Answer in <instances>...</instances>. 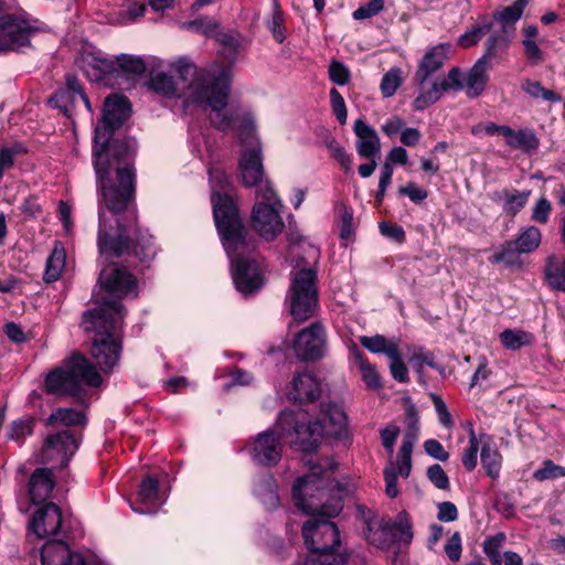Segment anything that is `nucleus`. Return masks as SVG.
<instances>
[{
	"mask_svg": "<svg viewBox=\"0 0 565 565\" xmlns=\"http://www.w3.org/2000/svg\"><path fill=\"white\" fill-rule=\"evenodd\" d=\"M552 205L546 198H540L532 207V220L545 224L550 218Z\"/></svg>",
	"mask_w": 565,
	"mask_h": 565,
	"instance_id": "64",
	"label": "nucleus"
},
{
	"mask_svg": "<svg viewBox=\"0 0 565 565\" xmlns=\"http://www.w3.org/2000/svg\"><path fill=\"white\" fill-rule=\"evenodd\" d=\"M212 185L213 214L217 231L222 237L224 248L231 253L245 244L244 227L238 211L227 195H221L216 190H224L228 185V177L217 168L209 170Z\"/></svg>",
	"mask_w": 565,
	"mask_h": 565,
	"instance_id": "8",
	"label": "nucleus"
},
{
	"mask_svg": "<svg viewBox=\"0 0 565 565\" xmlns=\"http://www.w3.org/2000/svg\"><path fill=\"white\" fill-rule=\"evenodd\" d=\"M139 500L151 508L159 507L163 503L159 494V484L153 477H146L140 484L138 492Z\"/></svg>",
	"mask_w": 565,
	"mask_h": 565,
	"instance_id": "37",
	"label": "nucleus"
},
{
	"mask_svg": "<svg viewBox=\"0 0 565 565\" xmlns=\"http://www.w3.org/2000/svg\"><path fill=\"white\" fill-rule=\"evenodd\" d=\"M402 71L399 67H392L381 81V93L384 97H392L402 85Z\"/></svg>",
	"mask_w": 565,
	"mask_h": 565,
	"instance_id": "46",
	"label": "nucleus"
},
{
	"mask_svg": "<svg viewBox=\"0 0 565 565\" xmlns=\"http://www.w3.org/2000/svg\"><path fill=\"white\" fill-rule=\"evenodd\" d=\"M507 33L504 30L495 31L484 42V53L481 56L486 58V62L498 57L508 49L510 39Z\"/></svg>",
	"mask_w": 565,
	"mask_h": 565,
	"instance_id": "35",
	"label": "nucleus"
},
{
	"mask_svg": "<svg viewBox=\"0 0 565 565\" xmlns=\"http://www.w3.org/2000/svg\"><path fill=\"white\" fill-rule=\"evenodd\" d=\"M330 104L334 116L341 125L347 122L348 111L345 102L338 89H330Z\"/></svg>",
	"mask_w": 565,
	"mask_h": 565,
	"instance_id": "53",
	"label": "nucleus"
},
{
	"mask_svg": "<svg viewBox=\"0 0 565 565\" xmlns=\"http://www.w3.org/2000/svg\"><path fill=\"white\" fill-rule=\"evenodd\" d=\"M530 190L522 192L503 189L492 194V200L502 205L503 211L512 216L516 215L527 203Z\"/></svg>",
	"mask_w": 565,
	"mask_h": 565,
	"instance_id": "28",
	"label": "nucleus"
},
{
	"mask_svg": "<svg viewBox=\"0 0 565 565\" xmlns=\"http://www.w3.org/2000/svg\"><path fill=\"white\" fill-rule=\"evenodd\" d=\"M307 463L309 473L299 477L292 486L295 505L307 514L337 516L342 510V503L340 497L333 494L335 490L340 491L339 483L331 478L335 462L327 458L323 462Z\"/></svg>",
	"mask_w": 565,
	"mask_h": 565,
	"instance_id": "4",
	"label": "nucleus"
},
{
	"mask_svg": "<svg viewBox=\"0 0 565 565\" xmlns=\"http://www.w3.org/2000/svg\"><path fill=\"white\" fill-rule=\"evenodd\" d=\"M321 395L320 382L308 372H301L294 376L288 398L295 403H312Z\"/></svg>",
	"mask_w": 565,
	"mask_h": 565,
	"instance_id": "22",
	"label": "nucleus"
},
{
	"mask_svg": "<svg viewBox=\"0 0 565 565\" xmlns=\"http://www.w3.org/2000/svg\"><path fill=\"white\" fill-rule=\"evenodd\" d=\"M54 488L52 473L46 468L34 470L29 482V493L34 504L45 501Z\"/></svg>",
	"mask_w": 565,
	"mask_h": 565,
	"instance_id": "27",
	"label": "nucleus"
},
{
	"mask_svg": "<svg viewBox=\"0 0 565 565\" xmlns=\"http://www.w3.org/2000/svg\"><path fill=\"white\" fill-rule=\"evenodd\" d=\"M122 320L124 307L119 300L105 301L83 316L84 329L94 332L92 356L103 372L111 371L120 359Z\"/></svg>",
	"mask_w": 565,
	"mask_h": 565,
	"instance_id": "5",
	"label": "nucleus"
},
{
	"mask_svg": "<svg viewBox=\"0 0 565 565\" xmlns=\"http://www.w3.org/2000/svg\"><path fill=\"white\" fill-rule=\"evenodd\" d=\"M312 516L302 526V536L310 553L320 555L326 561L342 555L335 551V547L340 546V533L337 525L327 516Z\"/></svg>",
	"mask_w": 565,
	"mask_h": 565,
	"instance_id": "12",
	"label": "nucleus"
},
{
	"mask_svg": "<svg viewBox=\"0 0 565 565\" xmlns=\"http://www.w3.org/2000/svg\"><path fill=\"white\" fill-rule=\"evenodd\" d=\"M449 43H440L428 50L419 62L414 77L415 82L423 86L428 77L437 72L449 58Z\"/></svg>",
	"mask_w": 565,
	"mask_h": 565,
	"instance_id": "23",
	"label": "nucleus"
},
{
	"mask_svg": "<svg viewBox=\"0 0 565 565\" xmlns=\"http://www.w3.org/2000/svg\"><path fill=\"white\" fill-rule=\"evenodd\" d=\"M518 253V249H516V243L515 241L513 242H508L505 244H503L491 257H490V263L491 264H499V263H507V264H512V258L515 256V254Z\"/></svg>",
	"mask_w": 565,
	"mask_h": 565,
	"instance_id": "59",
	"label": "nucleus"
},
{
	"mask_svg": "<svg viewBox=\"0 0 565 565\" xmlns=\"http://www.w3.org/2000/svg\"><path fill=\"white\" fill-rule=\"evenodd\" d=\"M102 376L90 361L82 354H73L45 377L49 394L70 396L84 404L88 397L86 387H98Z\"/></svg>",
	"mask_w": 565,
	"mask_h": 565,
	"instance_id": "7",
	"label": "nucleus"
},
{
	"mask_svg": "<svg viewBox=\"0 0 565 565\" xmlns=\"http://www.w3.org/2000/svg\"><path fill=\"white\" fill-rule=\"evenodd\" d=\"M438 85L443 87V93L448 89L461 90L465 88V77L462 78L461 71L458 67H452L447 75V78L439 81Z\"/></svg>",
	"mask_w": 565,
	"mask_h": 565,
	"instance_id": "56",
	"label": "nucleus"
},
{
	"mask_svg": "<svg viewBox=\"0 0 565 565\" xmlns=\"http://www.w3.org/2000/svg\"><path fill=\"white\" fill-rule=\"evenodd\" d=\"M281 201L271 183L266 180L256 192V201L252 210L250 225L266 241L275 239L284 230L281 218Z\"/></svg>",
	"mask_w": 565,
	"mask_h": 565,
	"instance_id": "9",
	"label": "nucleus"
},
{
	"mask_svg": "<svg viewBox=\"0 0 565 565\" xmlns=\"http://www.w3.org/2000/svg\"><path fill=\"white\" fill-rule=\"evenodd\" d=\"M180 83L164 72L152 71L149 85L156 93L166 97L183 99L185 107L195 105L210 109L209 119L213 127L226 131L238 120L236 107L230 106V73L207 68H198L189 58L180 57L172 64Z\"/></svg>",
	"mask_w": 565,
	"mask_h": 565,
	"instance_id": "2",
	"label": "nucleus"
},
{
	"mask_svg": "<svg viewBox=\"0 0 565 565\" xmlns=\"http://www.w3.org/2000/svg\"><path fill=\"white\" fill-rule=\"evenodd\" d=\"M358 514L365 525L364 535L369 543L382 550L390 548L394 543V534L388 521L384 522L374 511L362 505L358 507Z\"/></svg>",
	"mask_w": 565,
	"mask_h": 565,
	"instance_id": "19",
	"label": "nucleus"
},
{
	"mask_svg": "<svg viewBox=\"0 0 565 565\" xmlns=\"http://www.w3.org/2000/svg\"><path fill=\"white\" fill-rule=\"evenodd\" d=\"M118 67L128 74L140 75L146 71V64L140 57L121 54L117 56Z\"/></svg>",
	"mask_w": 565,
	"mask_h": 565,
	"instance_id": "49",
	"label": "nucleus"
},
{
	"mask_svg": "<svg viewBox=\"0 0 565 565\" xmlns=\"http://www.w3.org/2000/svg\"><path fill=\"white\" fill-rule=\"evenodd\" d=\"M49 103L56 108H60L66 116L77 106L83 103L88 111H92L88 97L84 93L76 76L68 74L65 78V87L58 89L53 96L49 98Z\"/></svg>",
	"mask_w": 565,
	"mask_h": 565,
	"instance_id": "20",
	"label": "nucleus"
},
{
	"mask_svg": "<svg viewBox=\"0 0 565 565\" xmlns=\"http://www.w3.org/2000/svg\"><path fill=\"white\" fill-rule=\"evenodd\" d=\"M526 4V0H515L511 6L497 10L493 13V19L501 24V30L508 32V28H513L521 19Z\"/></svg>",
	"mask_w": 565,
	"mask_h": 565,
	"instance_id": "33",
	"label": "nucleus"
},
{
	"mask_svg": "<svg viewBox=\"0 0 565 565\" xmlns=\"http://www.w3.org/2000/svg\"><path fill=\"white\" fill-rule=\"evenodd\" d=\"M130 115V103L127 97L119 94H113L105 99L103 124L98 125L95 129L94 136V167L100 160L103 168L111 171V178L116 180L115 167L117 162L120 164H129L128 158L130 154V147L126 142L115 141L109 143L113 132L116 128L120 127Z\"/></svg>",
	"mask_w": 565,
	"mask_h": 565,
	"instance_id": "6",
	"label": "nucleus"
},
{
	"mask_svg": "<svg viewBox=\"0 0 565 565\" xmlns=\"http://www.w3.org/2000/svg\"><path fill=\"white\" fill-rule=\"evenodd\" d=\"M388 359L391 361L390 370H391L392 376L401 383L408 382V371H407L405 363L403 362V360L401 358L399 350L397 349L395 351V354L390 355Z\"/></svg>",
	"mask_w": 565,
	"mask_h": 565,
	"instance_id": "54",
	"label": "nucleus"
},
{
	"mask_svg": "<svg viewBox=\"0 0 565 565\" xmlns=\"http://www.w3.org/2000/svg\"><path fill=\"white\" fill-rule=\"evenodd\" d=\"M182 30H189L200 33L207 38H213L216 34L220 24L216 20L209 17H201L192 21H185L180 24Z\"/></svg>",
	"mask_w": 565,
	"mask_h": 565,
	"instance_id": "40",
	"label": "nucleus"
},
{
	"mask_svg": "<svg viewBox=\"0 0 565 565\" xmlns=\"http://www.w3.org/2000/svg\"><path fill=\"white\" fill-rule=\"evenodd\" d=\"M267 28L271 32L276 42L282 43L286 39L282 11L277 1H274V9L270 19L267 21Z\"/></svg>",
	"mask_w": 565,
	"mask_h": 565,
	"instance_id": "47",
	"label": "nucleus"
},
{
	"mask_svg": "<svg viewBox=\"0 0 565 565\" xmlns=\"http://www.w3.org/2000/svg\"><path fill=\"white\" fill-rule=\"evenodd\" d=\"M545 277L550 286L565 292V258L559 264L554 256L547 258Z\"/></svg>",
	"mask_w": 565,
	"mask_h": 565,
	"instance_id": "36",
	"label": "nucleus"
},
{
	"mask_svg": "<svg viewBox=\"0 0 565 565\" xmlns=\"http://www.w3.org/2000/svg\"><path fill=\"white\" fill-rule=\"evenodd\" d=\"M522 45L524 49V55L532 65H539L544 62L545 54L540 49L536 41L522 40Z\"/></svg>",
	"mask_w": 565,
	"mask_h": 565,
	"instance_id": "63",
	"label": "nucleus"
},
{
	"mask_svg": "<svg viewBox=\"0 0 565 565\" xmlns=\"http://www.w3.org/2000/svg\"><path fill=\"white\" fill-rule=\"evenodd\" d=\"M98 280L103 288L119 298H135L138 295L136 277L118 264H110L103 268Z\"/></svg>",
	"mask_w": 565,
	"mask_h": 565,
	"instance_id": "18",
	"label": "nucleus"
},
{
	"mask_svg": "<svg viewBox=\"0 0 565 565\" xmlns=\"http://www.w3.org/2000/svg\"><path fill=\"white\" fill-rule=\"evenodd\" d=\"M388 526L392 534H394V543H409L412 541V526L405 513H399L393 522L388 521Z\"/></svg>",
	"mask_w": 565,
	"mask_h": 565,
	"instance_id": "44",
	"label": "nucleus"
},
{
	"mask_svg": "<svg viewBox=\"0 0 565 565\" xmlns=\"http://www.w3.org/2000/svg\"><path fill=\"white\" fill-rule=\"evenodd\" d=\"M248 249L245 241L244 245L226 252L232 259V276L236 289L243 295H250L262 288L264 284V270L262 265L255 259L242 256ZM225 250H227L225 248Z\"/></svg>",
	"mask_w": 565,
	"mask_h": 565,
	"instance_id": "13",
	"label": "nucleus"
},
{
	"mask_svg": "<svg viewBox=\"0 0 565 565\" xmlns=\"http://www.w3.org/2000/svg\"><path fill=\"white\" fill-rule=\"evenodd\" d=\"M360 343L371 351L372 353H384L387 355H394L398 349L397 344L388 341L385 337L376 334L373 337L363 335L360 338Z\"/></svg>",
	"mask_w": 565,
	"mask_h": 565,
	"instance_id": "39",
	"label": "nucleus"
},
{
	"mask_svg": "<svg viewBox=\"0 0 565 565\" xmlns=\"http://www.w3.org/2000/svg\"><path fill=\"white\" fill-rule=\"evenodd\" d=\"M78 448L77 438L70 430L49 435L40 452V460L60 468L67 466Z\"/></svg>",
	"mask_w": 565,
	"mask_h": 565,
	"instance_id": "14",
	"label": "nucleus"
},
{
	"mask_svg": "<svg viewBox=\"0 0 565 565\" xmlns=\"http://www.w3.org/2000/svg\"><path fill=\"white\" fill-rule=\"evenodd\" d=\"M42 565H86L84 557L71 553L68 546L62 541L47 542L41 552Z\"/></svg>",
	"mask_w": 565,
	"mask_h": 565,
	"instance_id": "25",
	"label": "nucleus"
},
{
	"mask_svg": "<svg viewBox=\"0 0 565 565\" xmlns=\"http://www.w3.org/2000/svg\"><path fill=\"white\" fill-rule=\"evenodd\" d=\"M533 477L537 481L565 477V468L555 465L552 460H545L543 467L534 471Z\"/></svg>",
	"mask_w": 565,
	"mask_h": 565,
	"instance_id": "52",
	"label": "nucleus"
},
{
	"mask_svg": "<svg viewBox=\"0 0 565 565\" xmlns=\"http://www.w3.org/2000/svg\"><path fill=\"white\" fill-rule=\"evenodd\" d=\"M521 88L523 92L535 99H543L552 103H557L562 99L558 94L551 89L544 88L537 81L526 78L522 82Z\"/></svg>",
	"mask_w": 565,
	"mask_h": 565,
	"instance_id": "41",
	"label": "nucleus"
},
{
	"mask_svg": "<svg viewBox=\"0 0 565 565\" xmlns=\"http://www.w3.org/2000/svg\"><path fill=\"white\" fill-rule=\"evenodd\" d=\"M492 28L491 21L478 23L458 39V44L462 47L476 45Z\"/></svg>",
	"mask_w": 565,
	"mask_h": 565,
	"instance_id": "45",
	"label": "nucleus"
},
{
	"mask_svg": "<svg viewBox=\"0 0 565 565\" xmlns=\"http://www.w3.org/2000/svg\"><path fill=\"white\" fill-rule=\"evenodd\" d=\"M115 170L116 180L111 178L109 169L103 168L100 160L96 164L102 198L99 203L103 202L109 211L108 216L102 206L98 210L99 254L104 257H120L132 253L141 263L151 260L157 255L153 237L137 226L135 211L128 210L135 199V169L117 162Z\"/></svg>",
	"mask_w": 565,
	"mask_h": 565,
	"instance_id": "1",
	"label": "nucleus"
},
{
	"mask_svg": "<svg viewBox=\"0 0 565 565\" xmlns=\"http://www.w3.org/2000/svg\"><path fill=\"white\" fill-rule=\"evenodd\" d=\"M328 148L330 150L331 157L340 163L341 168L345 172H350L352 161L345 149L334 139H331L328 142Z\"/></svg>",
	"mask_w": 565,
	"mask_h": 565,
	"instance_id": "55",
	"label": "nucleus"
},
{
	"mask_svg": "<svg viewBox=\"0 0 565 565\" xmlns=\"http://www.w3.org/2000/svg\"><path fill=\"white\" fill-rule=\"evenodd\" d=\"M399 427L395 424L387 425L381 430V441L390 457L393 456L394 446L397 437L399 436Z\"/></svg>",
	"mask_w": 565,
	"mask_h": 565,
	"instance_id": "60",
	"label": "nucleus"
},
{
	"mask_svg": "<svg viewBox=\"0 0 565 565\" xmlns=\"http://www.w3.org/2000/svg\"><path fill=\"white\" fill-rule=\"evenodd\" d=\"M62 525V511L55 503H46L38 509L29 523V530L36 537L55 535Z\"/></svg>",
	"mask_w": 565,
	"mask_h": 565,
	"instance_id": "21",
	"label": "nucleus"
},
{
	"mask_svg": "<svg viewBox=\"0 0 565 565\" xmlns=\"http://www.w3.org/2000/svg\"><path fill=\"white\" fill-rule=\"evenodd\" d=\"M302 419L303 412H281L273 428L255 437L250 451L253 460L264 466L276 465L281 458V440L292 435H296L294 443L303 452L315 450L323 437L344 439L349 435L348 417L335 404L326 405L318 418L307 425L299 424Z\"/></svg>",
	"mask_w": 565,
	"mask_h": 565,
	"instance_id": "3",
	"label": "nucleus"
},
{
	"mask_svg": "<svg viewBox=\"0 0 565 565\" xmlns=\"http://www.w3.org/2000/svg\"><path fill=\"white\" fill-rule=\"evenodd\" d=\"M414 441L415 435L407 433L399 447L396 462L391 460L384 468L385 492L390 498L398 495L397 475L399 473L404 478L411 475Z\"/></svg>",
	"mask_w": 565,
	"mask_h": 565,
	"instance_id": "17",
	"label": "nucleus"
},
{
	"mask_svg": "<svg viewBox=\"0 0 565 565\" xmlns=\"http://www.w3.org/2000/svg\"><path fill=\"white\" fill-rule=\"evenodd\" d=\"M500 340L505 349L515 351L531 345L534 342V335L523 330L507 329L500 334Z\"/></svg>",
	"mask_w": 565,
	"mask_h": 565,
	"instance_id": "34",
	"label": "nucleus"
},
{
	"mask_svg": "<svg viewBox=\"0 0 565 565\" xmlns=\"http://www.w3.org/2000/svg\"><path fill=\"white\" fill-rule=\"evenodd\" d=\"M479 441L473 429L469 431V446L462 455V465L468 471L476 468L478 461Z\"/></svg>",
	"mask_w": 565,
	"mask_h": 565,
	"instance_id": "51",
	"label": "nucleus"
},
{
	"mask_svg": "<svg viewBox=\"0 0 565 565\" xmlns=\"http://www.w3.org/2000/svg\"><path fill=\"white\" fill-rule=\"evenodd\" d=\"M243 150L238 161V170L245 186L252 188L262 182L265 171L259 139L255 135L254 120L246 116L239 128Z\"/></svg>",
	"mask_w": 565,
	"mask_h": 565,
	"instance_id": "11",
	"label": "nucleus"
},
{
	"mask_svg": "<svg viewBox=\"0 0 565 565\" xmlns=\"http://www.w3.org/2000/svg\"><path fill=\"white\" fill-rule=\"evenodd\" d=\"M360 359V371L362 374V379L370 388H379L381 387L380 375L374 365L364 361L361 355Z\"/></svg>",
	"mask_w": 565,
	"mask_h": 565,
	"instance_id": "57",
	"label": "nucleus"
},
{
	"mask_svg": "<svg viewBox=\"0 0 565 565\" xmlns=\"http://www.w3.org/2000/svg\"><path fill=\"white\" fill-rule=\"evenodd\" d=\"M40 28L29 21L6 15L0 18V51L18 50L30 43V38Z\"/></svg>",
	"mask_w": 565,
	"mask_h": 565,
	"instance_id": "16",
	"label": "nucleus"
},
{
	"mask_svg": "<svg viewBox=\"0 0 565 565\" xmlns=\"http://www.w3.org/2000/svg\"><path fill=\"white\" fill-rule=\"evenodd\" d=\"M541 238L542 234L537 227H525L515 239L518 253H532L540 246Z\"/></svg>",
	"mask_w": 565,
	"mask_h": 565,
	"instance_id": "38",
	"label": "nucleus"
},
{
	"mask_svg": "<svg viewBox=\"0 0 565 565\" xmlns=\"http://www.w3.org/2000/svg\"><path fill=\"white\" fill-rule=\"evenodd\" d=\"M480 457L481 465L486 470V473L492 479L498 478L501 468V456L497 449L490 447L489 445H484L481 449Z\"/></svg>",
	"mask_w": 565,
	"mask_h": 565,
	"instance_id": "42",
	"label": "nucleus"
},
{
	"mask_svg": "<svg viewBox=\"0 0 565 565\" xmlns=\"http://www.w3.org/2000/svg\"><path fill=\"white\" fill-rule=\"evenodd\" d=\"M354 134L358 138L355 149L358 154L364 159H373L381 153V140L374 128L363 119L354 121Z\"/></svg>",
	"mask_w": 565,
	"mask_h": 565,
	"instance_id": "24",
	"label": "nucleus"
},
{
	"mask_svg": "<svg viewBox=\"0 0 565 565\" xmlns=\"http://www.w3.org/2000/svg\"><path fill=\"white\" fill-rule=\"evenodd\" d=\"M296 356L301 361L321 359L327 351V333L320 322H315L298 332L294 340Z\"/></svg>",
	"mask_w": 565,
	"mask_h": 565,
	"instance_id": "15",
	"label": "nucleus"
},
{
	"mask_svg": "<svg viewBox=\"0 0 565 565\" xmlns=\"http://www.w3.org/2000/svg\"><path fill=\"white\" fill-rule=\"evenodd\" d=\"M329 77L337 85H345L350 79L349 68L341 62L332 61L329 65Z\"/></svg>",
	"mask_w": 565,
	"mask_h": 565,
	"instance_id": "61",
	"label": "nucleus"
},
{
	"mask_svg": "<svg viewBox=\"0 0 565 565\" xmlns=\"http://www.w3.org/2000/svg\"><path fill=\"white\" fill-rule=\"evenodd\" d=\"M504 131L508 132L507 145L512 149H520L523 152L531 153L537 150L540 146V139L532 129H505Z\"/></svg>",
	"mask_w": 565,
	"mask_h": 565,
	"instance_id": "30",
	"label": "nucleus"
},
{
	"mask_svg": "<svg viewBox=\"0 0 565 565\" xmlns=\"http://www.w3.org/2000/svg\"><path fill=\"white\" fill-rule=\"evenodd\" d=\"M505 539L507 537L504 533H498L491 537H488L483 542V552L494 564L500 563V550L502 548Z\"/></svg>",
	"mask_w": 565,
	"mask_h": 565,
	"instance_id": "50",
	"label": "nucleus"
},
{
	"mask_svg": "<svg viewBox=\"0 0 565 565\" xmlns=\"http://www.w3.org/2000/svg\"><path fill=\"white\" fill-rule=\"evenodd\" d=\"M427 477L436 488L440 490L449 489V478L440 465L435 463L429 466L427 469Z\"/></svg>",
	"mask_w": 565,
	"mask_h": 565,
	"instance_id": "58",
	"label": "nucleus"
},
{
	"mask_svg": "<svg viewBox=\"0 0 565 565\" xmlns=\"http://www.w3.org/2000/svg\"><path fill=\"white\" fill-rule=\"evenodd\" d=\"M290 315L297 321L311 318L318 308L317 273L312 268L291 271L286 297Z\"/></svg>",
	"mask_w": 565,
	"mask_h": 565,
	"instance_id": "10",
	"label": "nucleus"
},
{
	"mask_svg": "<svg viewBox=\"0 0 565 565\" xmlns=\"http://www.w3.org/2000/svg\"><path fill=\"white\" fill-rule=\"evenodd\" d=\"M384 9L383 0H371L366 4L361 6L353 12L355 20H364L379 14Z\"/></svg>",
	"mask_w": 565,
	"mask_h": 565,
	"instance_id": "62",
	"label": "nucleus"
},
{
	"mask_svg": "<svg viewBox=\"0 0 565 565\" xmlns=\"http://www.w3.org/2000/svg\"><path fill=\"white\" fill-rule=\"evenodd\" d=\"M86 423V416L83 411L72 407H58L54 409L45 419V425L55 426H83Z\"/></svg>",
	"mask_w": 565,
	"mask_h": 565,
	"instance_id": "29",
	"label": "nucleus"
},
{
	"mask_svg": "<svg viewBox=\"0 0 565 565\" xmlns=\"http://www.w3.org/2000/svg\"><path fill=\"white\" fill-rule=\"evenodd\" d=\"M420 93L413 102V107L415 110H424L428 106L436 103L443 96V87L438 85V82H434L429 89H424V85L419 86Z\"/></svg>",
	"mask_w": 565,
	"mask_h": 565,
	"instance_id": "43",
	"label": "nucleus"
},
{
	"mask_svg": "<svg viewBox=\"0 0 565 565\" xmlns=\"http://www.w3.org/2000/svg\"><path fill=\"white\" fill-rule=\"evenodd\" d=\"M492 68L490 62H486L484 57H479L473 66L465 75V89L469 98L480 96L489 82V73Z\"/></svg>",
	"mask_w": 565,
	"mask_h": 565,
	"instance_id": "26",
	"label": "nucleus"
},
{
	"mask_svg": "<svg viewBox=\"0 0 565 565\" xmlns=\"http://www.w3.org/2000/svg\"><path fill=\"white\" fill-rule=\"evenodd\" d=\"M66 252L60 242H56L54 248L46 260L44 280L46 282L56 281L65 267Z\"/></svg>",
	"mask_w": 565,
	"mask_h": 565,
	"instance_id": "32",
	"label": "nucleus"
},
{
	"mask_svg": "<svg viewBox=\"0 0 565 565\" xmlns=\"http://www.w3.org/2000/svg\"><path fill=\"white\" fill-rule=\"evenodd\" d=\"M83 70L92 81H100L104 75L116 71V63L107 57L88 54L83 60Z\"/></svg>",
	"mask_w": 565,
	"mask_h": 565,
	"instance_id": "31",
	"label": "nucleus"
},
{
	"mask_svg": "<svg viewBox=\"0 0 565 565\" xmlns=\"http://www.w3.org/2000/svg\"><path fill=\"white\" fill-rule=\"evenodd\" d=\"M34 429V419L32 417H24L12 422L10 426V438L17 441H22L26 436L32 435Z\"/></svg>",
	"mask_w": 565,
	"mask_h": 565,
	"instance_id": "48",
	"label": "nucleus"
}]
</instances>
